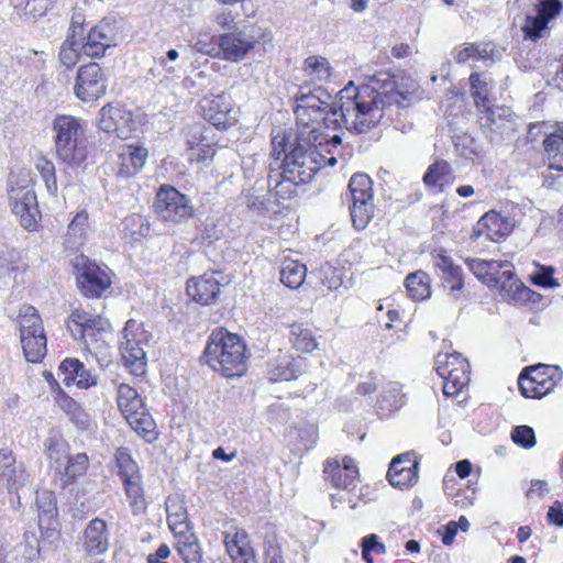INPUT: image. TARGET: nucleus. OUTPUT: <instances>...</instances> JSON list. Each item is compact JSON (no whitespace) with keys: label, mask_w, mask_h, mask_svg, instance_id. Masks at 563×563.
<instances>
[{"label":"nucleus","mask_w":563,"mask_h":563,"mask_svg":"<svg viewBox=\"0 0 563 563\" xmlns=\"http://www.w3.org/2000/svg\"><path fill=\"white\" fill-rule=\"evenodd\" d=\"M216 150L210 143H190L186 150L187 159L189 162L202 163L211 159Z\"/></svg>","instance_id":"3c124183"},{"label":"nucleus","mask_w":563,"mask_h":563,"mask_svg":"<svg viewBox=\"0 0 563 563\" xmlns=\"http://www.w3.org/2000/svg\"><path fill=\"white\" fill-rule=\"evenodd\" d=\"M514 218L501 212L490 210L486 212L475 224L474 235L493 242H499L510 234L515 228Z\"/></svg>","instance_id":"aec40b11"},{"label":"nucleus","mask_w":563,"mask_h":563,"mask_svg":"<svg viewBox=\"0 0 563 563\" xmlns=\"http://www.w3.org/2000/svg\"><path fill=\"white\" fill-rule=\"evenodd\" d=\"M563 10L561 0H537L534 15H527L521 26L525 38L537 42L548 30L549 23Z\"/></svg>","instance_id":"dca6fc26"},{"label":"nucleus","mask_w":563,"mask_h":563,"mask_svg":"<svg viewBox=\"0 0 563 563\" xmlns=\"http://www.w3.org/2000/svg\"><path fill=\"white\" fill-rule=\"evenodd\" d=\"M433 265L439 271L443 288L448 290V296L457 301L463 297V271L455 265L452 257L444 250H439L433 255Z\"/></svg>","instance_id":"a211bd4d"},{"label":"nucleus","mask_w":563,"mask_h":563,"mask_svg":"<svg viewBox=\"0 0 563 563\" xmlns=\"http://www.w3.org/2000/svg\"><path fill=\"white\" fill-rule=\"evenodd\" d=\"M465 262L470 271L485 284H487V279L492 277V273L500 267L498 261L495 260L467 258Z\"/></svg>","instance_id":"09e8293b"},{"label":"nucleus","mask_w":563,"mask_h":563,"mask_svg":"<svg viewBox=\"0 0 563 563\" xmlns=\"http://www.w3.org/2000/svg\"><path fill=\"white\" fill-rule=\"evenodd\" d=\"M109 531L103 519L95 518L87 525L82 536L85 551L92 555L102 554L110 547Z\"/></svg>","instance_id":"cd10ccee"},{"label":"nucleus","mask_w":563,"mask_h":563,"mask_svg":"<svg viewBox=\"0 0 563 563\" xmlns=\"http://www.w3.org/2000/svg\"><path fill=\"white\" fill-rule=\"evenodd\" d=\"M305 360L288 354H279L269 363V379L273 382L291 380L305 371Z\"/></svg>","instance_id":"7c9ffc66"},{"label":"nucleus","mask_w":563,"mask_h":563,"mask_svg":"<svg viewBox=\"0 0 563 563\" xmlns=\"http://www.w3.org/2000/svg\"><path fill=\"white\" fill-rule=\"evenodd\" d=\"M192 48L202 55H207L211 58L220 57V34L216 35L209 31L199 32Z\"/></svg>","instance_id":"37998d69"},{"label":"nucleus","mask_w":563,"mask_h":563,"mask_svg":"<svg viewBox=\"0 0 563 563\" xmlns=\"http://www.w3.org/2000/svg\"><path fill=\"white\" fill-rule=\"evenodd\" d=\"M419 463L412 453H404L396 456L387 473L389 483L394 487H408L418 479Z\"/></svg>","instance_id":"393cba45"},{"label":"nucleus","mask_w":563,"mask_h":563,"mask_svg":"<svg viewBox=\"0 0 563 563\" xmlns=\"http://www.w3.org/2000/svg\"><path fill=\"white\" fill-rule=\"evenodd\" d=\"M100 130L120 140H126L135 129L133 112L123 104L107 103L100 109Z\"/></svg>","instance_id":"2eb2a0df"},{"label":"nucleus","mask_w":563,"mask_h":563,"mask_svg":"<svg viewBox=\"0 0 563 563\" xmlns=\"http://www.w3.org/2000/svg\"><path fill=\"white\" fill-rule=\"evenodd\" d=\"M78 29L81 30V24L71 23L68 34L59 48V62L67 69L74 68L84 56Z\"/></svg>","instance_id":"f704fd0d"},{"label":"nucleus","mask_w":563,"mask_h":563,"mask_svg":"<svg viewBox=\"0 0 563 563\" xmlns=\"http://www.w3.org/2000/svg\"><path fill=\"white\" fill-rule=\"evenodd\" d=\"M328 98H330V96L320 87H316L307 92L305 91V88L301 87L298 95L295 97L296 107L294 112L296 119L301 123L307 124V122L310 121L307 109L330 108L327 100Z\"/></svg>","instance_id":"2f4dec72"},{"label":"nucleus","mask_w":563,"mask_h":563,"mask_svg":"<svg viewBox=\"0 0 563 563\" xmlns=\"http://www.w3.org/2000/svg\"><path fill=\"white\" fill-rule=\"evenodd\" d=\"M550 168L563 170V143H544Z\"/></svg>","instance_id":"680f3d73"},{"label":"nucleus","mask_w":563,"mask_h":563,"mask_svg":"<svg viewBox=\"0 0 563 563\" xmlns=\"http://www.w3.org/2000/svg\"><path fill=\"white\" fill-rule=\"evenodd\" d=\"M246 203L250 208L262 209L265 207L266 197L265 195H254L251 189L244 191Z\"/></svg>","instance_id":"774afa93"},{"label":"nucleus","mask_w":563,"mask_h":563,"mask_svg":"<svg viewBox=\"0 0 563 563\" xmlns=\"http://www.w3.org/2000/svg\"><path fill=\"white\" fill-rule=\"evenodd\" d=\"M167 521L175 537L190 533L188 515L183 504L176 500H167L166 503Z\"/></svg>","instance_id":"e433bc0d"},{"label":"nucleus","mask_w":563,"mask_h":563,"mask_svg":"<svg viewBox=\"0 0 563 563\" xmlns=\"http://www.w3.org/2000/svg\"><path fill=\"white\" fill-rule=\"evenodd\" d=\"M199 107L203 119L218 130H228L238 122L232 98L224 92L203 97Z\"/></svg>","instance_id":"4468645a"},{"label":"nucleus","mask_w":563,"mask_h":563,"mask_svg":"<svg viewBox=\"0 0 563 563\" xmlns=\"http://www.w3.org/2000/svg\"><path fill=\"white\" fill-rule=\"evenodd\" d=\"M303 70L316 80H328L331 76V67L327 58L322 56H309L305 59Z\"/></svg>","instance_id":"49530a36"},{"label":"nucleus","mask_w":563,"mask_h":563,"mask_svg":"<svg viewBox=\"0 0 563 563\" xmlns=\"http://www.w3.org/2000/svg\"><path fill=\"white\" fill-rule=\"evenodd\" d=\"M55 141H80L85 137L87 122L70 114H57L52 122Z\"/></svg>","instance_id":"c756f323"},{"label":"nucleus","mask_w":563,"mask_h":563,"mask_svg":"<svg viewBox=\"0 0 563 563\" xmlns=\"http://www.w3.org/2000/svg\"><path fill=\"white\" fill-rule=\"evenodd\" d=\"M453 363L457 362V367L448 368L444 365H438L437 372L444 379L443 393L446 396L459 394L470 383V364L462 355H453Z\"/></svg>","instance_id":"bb28decb"},{"label":"nucleus","mask_w":563,"mask_h":563,"mask_svg":"<svg viewBox=\"0 0 563 563\" xmlns=\"http://www.w3.org/2000/svg\"><path fill=\"white\" fill-rule=\"evenodd\" d=\"M90 225L88 222V213L86 210L79 211L68 225V234L78 240L86 236Z\"/></svg>","instance_id":"6e6d98bb"},{"label":"nucleus","mask_w":563,"mask_h":563,"mask_svg":"<svg viewBox=\"0 0 563 563\" xmlns=\"http://www.w3.org/2000/svg\"><path fill=\"white\" fill-rule=\"evenodd\" d=\"M51 465L62 475L63 486L75 482L84 476L89 467V459L86 453L71 455L65 443L51 441L48 445Z\"/></svg>","instance_id":"1a4fd4ad"},{"label":"nucleus","mask_w":563,"mask_h":563,"mask_svg":"<svg viewBox=\"0 0 563 563\" xmlns=\"http://www.w3.org/2000/svg\"><path fill=\"white\" fill-rule=\"evenodd\" d=\"M404 405L405 394L401 391V385L397 382L387 383L380 395V409L394 412L399 410Z\"/></svg>","instance_id":"a19ab883"},{"label":"nucleus","mask_w":563,"mask_h":563,"mask_svg":"<svg viewBox=\"0 0 563 563\" xmlns=\"http://www.w3.org/2000/svg\"><path fill=\"white\" fill-rule=\"evenodd\" d=\"M386 77H387V80L383 79V82H384L383 85L380 84L382 80L374 77L373 80L369 84H366L365 86H372V87L374 86L382 93L393 95L390 102L385 103L383 109L386 106H390L393 103H397V104L401 106L402 102L407 99L406 95H404L402 92H400L396 89L395 81L389 79L388 74H386Z\"/></svg>","instance_id":"8fccbe9b"},{"label":"nucleus","mask_w":563,"mask_h":563,"mask_svg":"<svg viewBox=\"0 0 563 563\" xmlns=\"http://www.w3.org/2000/svg\"><path fill=\"white\" fill-rule=\"evenodd\" d=\"M36 168L42 175L43 180L45 181L47 190L54 195L57 191V181L55 176V167L54 164L45 158L38 159L36 164Z\"/></svg>","instance_id":"5fc2aeb1"},{"label":"nucleus","mask_w":563,"mask_h":563,"mask_svg":"<svg viewBox=\"0 0 563 563\" xmlns=\"http://www.w3.org/2000/svg\"><path fill=\"white\" fill-rule=\"evenodd\" d=\"M528 137L530 141H560L559 122H532L528 128Z\"/></svg>","instance_id":"c03bdc74"},{"label":"nucleus","mask_w":563,"mask_h":563,"mask_svg":"<svg viewBox=\"0 0 563 563\" xmlns=\"http://www.w3.org/2000/svg\"><path fill=\"white\" fill-rule=\"evenodd\" d=\"M488 57V52L484 48L481 49L476 43H467L463 48L459 49L454 56L457 64H464L470 59H485Z\"/></svg>","instance_id":"603ef678"},{"label":"nucleus","mask_w":563,"mask_h":563,"mask_svg":"<svg viewBox=\"0 0 563 563\" xmlns=\"http://www.w3.org/2000/svg\"><path fill=\"white\" fill-rule=\"evenodd\" d=\"M67 329L75 340L84 341L86 350L97 358L101 366L111 363L108 343L110 323L107 319L77 309L70 314Z\"/></svg>","instance_id":"20e7f679"},{"label":"nucleus","mask_w":563,"mask_h":563,"mask_svg":"<svg viewBox=\"0 0 563 563\" xmlns=\"http://www.w3.org/2000/svg\"><path fill=\"white\" fill-rule=\"evenodd\" d=\"M324 479L334 487L352 490L358 483V468L355 461L344 456L342 461L328 460L323 468Z\"/></svg>","instance_id":"4be33fe9"},{"label":"nucleus","mask_w":563,"mask_h":563,"mask_svg":"<svg viewBox=\"0 0 563 563\" xmlns=\"http://www.w3.org/2000/svg\"><path fill=\"white\" fill-rule=\"evenodd\" d=\"M242 339L220 328L211 332L205 352L206 363L227 378L240 377L247 368Z\"/></svg>","instance_id":"7ed1b4c3"},{"label":"nucleus","mask_w":563,"mask_h":563,"mask_svg":"<svg viewBox=\"0 0 563 563\" xmlns=\"http://www.w3.org/2000/svg\"><path fill=\"white\" fill-rule=\"evenodd\" d=\"M393 95L382 93L374 86L350 82L336 95L334 107L307 109V124L296 119L295 141H342V128L363 133L374 128L383 117V107Z\"/></svg>","instance_id":"f257e3e1"},{"label":"nucleus","mask_w":563,"mask_h":563,"mask_svg":"<svg viewBox=\"0 0 563 563\" xmlns=\"http://www.w3.org/2000/svg\"><path fill=\"white\" fill-rule=\"evenodd\" d=\"M258 43L253 36H247L241 30L234 29L220 34V59L242 62Z\"/></svg>","instance_id":"6ab92c4d"},{"label":"nucleus","mask_w":563,"mask_h":563,"mask_svg":"<svg viewBox=\"0 0 563 563\" xmlns=\"http://www.w3.org/2000/svg\"><path fill=\"white\" fill-rule=\"evenodd\" d=\"M512 441L525 449H532L536 443V434L529 426H518L511 432Z\"/></svg>","instance_id":"864d4df0"},{"label":"nucleus","mask_w":563,"mask_h":563,"mask_svg":"<svg viewBox=\"0 0 563 563\" xmlns=\"http://www.w3.org/2000/svg\"><path fill=\"white\" fill-rule=\"evenodd\" d=\"M58 157L70 165H79L86 158L85 143H56Z\"/></svg>","instance_id":"a18cd8bd"},{"label":"nucleus","mask_w":563,"mask_h":563,"mask_svg":"<svg viewBox=\"0 0 563 563\" xmlns=\"http://www.w3.org/2000/svg\"><path fill=\"white\" fill-rule=\"evenodd\" d=\"M117 401L131 428L146 441L155 440V422L146 411L137 391L128 384H120L117 391Z\"/></svg>","instance_id":"423d86ee"},{"label":"nucleus","mask_w":563,"mask_h":563,"mask_svg":"<svg viewBox=\"0 0 563 563\" xmlns=\"http://www.w3.org/2000/svg\"><path fill=\"white\" fill-rule=\"evenodd\" d=\"M277 158L284 155L283 172L268 178L269 191L282 206L297 196L298 185L309 183L324 165L323 157L312 143H277Z\"/></svg>","instance_id":"f03ea898"},{"label":"nucleus","mask_w":563,"mask_h":563,"mask_svg":"<svg viewBox=\"0 0 563 563\" xmlns=\"http://www.w3.org/2000/svg\"><path fill=\"white\" fill-rule=\"evenodd\" d=\"M65 385L76 384L77 387L87 389L97 384L96 376L85 368V365L77 358H66L59 365Z\"/></svg>","instance_id":"72a5a7b5"},{"label":"nucleus","mask_w":563,"mask_h":563,"mask_svg":"<svg viewBox=\"0 0 563 563\" xmlns=\"http://www.w3.org/2000/svg\"><path fill=\"white\" fill-rule=\"evenodd\" d=\"M84 26L78 29L80 37V46L82 47L84 56L96 59L104 56L106 52L112 45L111 27L108 23L100 22L90 27L84 35Z\"/></svg>","instance_id":"5701e85b"},{"label":"nucleus","mask_w":563,"mask_h":563,"mask_svg":"<svg viewBox=\"0 0 563 563\" xmlns=\"http://www.w3.org/2000/svg\"><path fill=\"white\" fill-rule=\"evenodd\" d=\"M187 294L198 303L210 305L220 294V283L213 274H203L187 282Z\"/></svg>","instance_id":"c85d7f7f"},{"label":"nucleus","mask_w":563,"mask_h":563,"mask_svg":"<svg viewBox=\"0 0 563 563\" xmlns=\"http://www.w3.org/2000/svg\"><path fill=\"white\" fill-rule=\"evenodd\" d=\"M20 341L25 360L31 363L40 362L46 354V335L42 319L33 306L20 308L19 317Z\"/></svg>","instance_id":"39448f33"},{"label":"nucleus","mask_w":563,"mask_h":563,"mask_svg":"<svg viewBox=\"0 0 563 563\" xmlns=\"http://www.w3.org/2000/svg\"><path fill=\"white\" fill-rule=\"evenodd\" d=\"M265 555L266 563H284L280 547L271 541L265 548Z\"/></svg>","instance_id":"338daca9"},{"label":"nucleus","mask_w":563,"mask_h":563,"mask_svg":"<svg viewBox=\"0 0 563 563\" xmlns=\"http://www.w3.org/2000/svg\"><path fill=\"white\" fill-rule=\"evenodd\" d=\"M108 77L98 63L81 65L76 75L74 92L84 102L95 101L106 95Z\"/></svg>","instance_id":"f8f14e48"},{"label":"nucleus","mask_w":563,"mask_h":563,"mask_svg":"<svg viewBox=\"0 0 563 563\" xmlns=\"http://www.w3.org/2000/svg\"><path fill=\"white\" fill-rule=\"evenodd\" d=\"M455 148L461 153L464 157L475 162L482 157V148L478 146V143H455Z\"/></svg>","instance_id":"e2e57ef3"},{"label":"nucleus","mask_w":563,"mask_h":563,"mask_svg":"<svg viewBox=\"0 0 563 563\" xmlns=\"http://www.w3.org/2000/svg\"><path fill=\"white\" fill-rule=\"evenodd\" d=\"M349 190L352 200L351 220L355 229L362 230L374 216L373 180L366 174H354L350 179Z\"/></svg>","instance_id":"6e6552de"},{"label":"nucleus","mask_w":563,"mask_h":563,"mask_svg":"<svg viewBox=\"0 0 563 563\" xmlns=\"http://www.w3.org/2000/svg\"><path fill=\"white\" fill-rule=\"evenodd\" d=\"M547 520L550 525L563 527V503L555 500L553 505L549 507Z\"/></svg>","instance_id":"0e129e2a"},{"label":"nucleus","mask_w":563,"mask_h":563,"mask_svg":"<svg viewBox=\"0 0 563 563\" xmlns=\"http://www.w3.org/2000/svg\"><path fill=\"white\" fill-rule=\"evenodd\" d=\"M58 0H26L25 13L32 18H42L54 8Z\"/></svg>","instance_id":"bf43d9fd"},{"label":"nucleus","mask_w":563,"mask_h":563,"mask_svg":"<svg viewBox=\"0 0 563 563\" xmlns=\"http://www.w3.org/2000/svg\"><path fill=\"white\" fill-rule=\"evenodd\" d=\"M29 474L23 464L18 463L15 466L11 467L7 474L2 475L0 478L5 483L7 488L12 490H19L21 487H24L29 483Z\"/></svg>","instance_id":"de8ad7c7"},{"label":"nucleus","mask_w":563,"mask_h":563,"mask_svg":"<svg viewBox=\"0 0 563 563\" xmlns=\"http://www.w3.org/2000/svg\"><path fill=\"white\" fill-rule=\"evenodd\" d=\"M289 340L292 347L301 353H310L318 345L312 331L301 323H294L290 325Z\"/></svg>","instance_id":"58836bf2"},{"label":"nucleus","mask_w":563,"mask_h":563,"mask_svg":"<svg viewBox=\"0 0 563 563\" xmlns=\"http://www.w3.org/2000/svg\"><path fill=\"white\" fill-rule=\"evenodd\" d=\"M450 172V165L445 161H437L429 166L423 176V183L428 186L437 185L440 179Z\"/></svg>","instance_id":"13d9d810"},{"label":"nucleus","mask_w":563,"mask_h":563,"mask_svg":"<svg viewBox=\"0 0 563 563\" xmlns=\"http://www.w3.org/2000/svg\"><path fill=\"white\" fill-rule=\"evenodd\" d=\"M498 267L492 277L487 279V286L490 288H499L510 298H521L527 288L523 283L517 278L514 272V265L508 261H498Z\"/></svg>","instance_id":"a878e982"},{"label":"nucleus","mask_w":563,"mask_h":563,"mask_svg":"<svg viewBox=\"0 0 563 563\" xmlns=\"http://www.w3.org/2000/svg\"><path fill=\"white\" fill-rule=\"evenodd\" d=\"M224 542L229 555L235 563H258L249 534L244 530H235L233 534L228 532Z\"/></svg>","instance_id":"473e14b6"},{"label":"nucleus","mask_w":563,"mask_h":563,"mask_svg":"<svg viewBox=\"0 0 563 563\" xmlns=\"http://www.w3.org/2000/svg\"><path fill=\"white\" fill-rule=\"evenodd\" d=\"M13 213L20 218L23 228L31 230L36 222L37 201L32 186L29 184L11 186L9 189Z\"/></svg>","instance_id":"f3484780"},{"label":"nucleus","mask_w":563,"mask_h":563,"mask_svg":"<svg viewBox=\"0 0 563 563\" xmlns=\"http://www.w3.org/2000/svg\"><path fill=\"white\" fill-rule=\"evenodd\" d=\"M406 288L413 300H423L431 294L430 277L427 273L418 271L406 278Z\"/></svg>","instance_id":"79ce46f5"},{"label":"nucleus","mask_w":563,"mask_h":563,"mask_svg":"<svg viewBox=\"0 0 563 563\" xmlns=\"http://www.w3.org/2000/svg\"><path fill=\"white\" fill-rule=\"evenodd\" d=\"M537 272L531 274V282L534 285L553 288L559 286V283L553 278L554 268L552 266L537 265Z\"/></svg>","instance_id":"4d7b16f0"},{"label":"nucleus","mask_w":563,"mask_h":563,"mask_svg":"<svg viewBox=\"0 0 563 563\" xmlns=\"http://www.w3.org/2000/svg\"><path fill=\"white\" fill-rule=\"evenodd\" d=\"M176 539V549L184 563H202L201 547L194 533L190 532Z\"/></svg>","instance_id":"ea45409f"},{"label":"nucleus","mask_w":563,"mask_h":563,"mask_svg":"<svg viewBox=\"0 0 563 563\" xmlns=\"http://www.w3.org/2000/svg\"><path fill=\"white\" fill-rule=\"evenodd\" d=\"M16 461L11 450L1 449L0 450V477L13 466H15Z\"/></svg>","instance_id":"69168bd1"},{"label":"nucleus","mask_w":563,"mask_h":563,"mask_svg":"<svg viewBox=\"0 0 563 563\" xmlns=\"http://www.w3.org/2000/svg\"><path fill=\"white\" fill-rule=\"evenodd\" d=\"M155 213L166 222L179 223L192 216L188 198L173 187L163 186L155 199Z\"/></svg>","instance_id":"ddd939ff"},{"label":"nucleus","mask_w":563,"mask_h":563,"mask_svg":"<svg viewBox=\"0 0 563 563\" xmlns=\"http://www.w3.org/2000/svg\"><path fill=\"white\" fill-rule=\"evenodd\" d=\"M147 150L137 143H124L117 151L115 175L119 178H130L136 175L145 165Z\"/></svg>","instance_id":"b1692460"},{"label":"nucleus","mask_w":563,"mask_h":563,"mask_svg":"<svg viewBox=\"0 0 563 563\" xmlns=\"http://www.w3.org/2000/svg\"><path fill=\"white\" fill-rule=\"evenodd\" d=\"M560 379L558 366L539 364L526 368L518 378V385L525 397L541 398L552 391Z\"/></svg>","instance_id":"9b49d317"},{"label":"nucleus","mask_w":563,"mask_h":563,"mask_svg":"<svg viewBox=\"0 0 563 563\" xmlns=\"http://www.w3.org/2000/svg\"><path fill=\"white\" fill-rule=\"evenodd\" d=\"M79 266L81 268L77 276V284L81 292L88 297H100L111 285L108 272L85 258L77 263V267Z\"/></svg>","instance_id":"412c9836"},{"label":"nucleus","mask_w":563,"mask_h":563,"mask_svg":"<svg viewBox=\"0 0 563 563\" xmlns=\"http://www.w3.org/2000/svg\"><path fill=\"white\" fill-rule=\"evenodd\" d=\"M471 95L473 97L476 108L485 114L486 123L495 122V111L489 98L488 85L482 79L479 73H472L470 75Z\"/></svg>","instance_id":"c9c22d12"},{"label":"nucleus","mask_w":563,"mask_h":563,"mask_svg":"<svg viewBox=\"0 0 563 563\" xmlns=\"http://www.w3.org/2000/svg\"><path fill=\"white\" fill-rule=\"evenodd\" d=\"M307 276V267L299 261L285 258L280 267V282L290 289L299 288Z\"/></svg>","instance_id":"4c0bfd02"},{"label":"nucleus","mask_w":563,"mask_h":563,"mask_svg":"<svg viewBox=\"0 0 563 563\" xmlns=\"http://www.w3.org/2000/svg\"><path fill=\"white\" fill-rule=\"evenodd\" d=\"M147 342V333L143 324L134 319L126 321L120 340V353L123 365L133 375L140 376L146 371V353L144 345Z\"/></svg>","instance_id":"0eeeda50"},{"label":"nucleus","mask_w":563,"mask_h":563,"mask_svg":"<svg viewBox=\"0 0 563 563\" xmlns=\"http://www.w3.org/2000/svg\"><path fill=\"white\" fill-rule=\"evenodd\" d=\"M53 499V495L49 492H44L37 497V505L41 511L40 522L51 520L56 516L57 509Z\"/></svg>","instance_id":"052dcab7"},{"label":"nucleus","mask_w":563,"mask_h":563,"mask_svg":"<svg viewBox=\"0 0 563 563\" xmlns=\"http://www.w3.org/2000/svg\"><path fill=\"white\" fill-rule=\"evenodd\" d=\"M115 461L123 479L125 494L130 499V505L134 514H140L145 509L144 489L142 485V475L137 463L133 460L131 452L126 448H119L115 452Z\"/></svg>","instance_id":"9d476101"}]
</instances>
